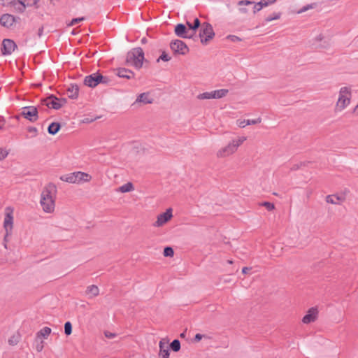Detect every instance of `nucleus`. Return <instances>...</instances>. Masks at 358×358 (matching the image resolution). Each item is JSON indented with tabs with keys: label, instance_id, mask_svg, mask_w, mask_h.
I'll return each mask as SVG.
<instances>
[{
	"label": "nucleus",
	"instance_id": "13",
	"mask_svg": "<svg viewBox=\"0 0 358 358\" xmlns=\"http://www.w3.org/2000/svg\"><path fill=\"white\" fill-rule=\"evenodd\" d=\"M57 193V187L53 183L47 185L42 191L41 198L45 197V199H54Z\"/></svg>",
	"mask_w": 358,
	"mask_h": 358
},
{
	"label": "nucleus",
	"instance_id": "57",
	"mask_svg": "<svg viewBox=\"0 0 358 358\" xmlns=\"http://www.w3.org/2000/svg\"><path fill=\"white\" fill-rule=\"evenodd\" d=\"M59 101L62 103V106L66 104V102H67V99L66 98H61V99H59Z\"/></svg>",
	"mask_w": 358,
	"mask_h": 358
},
{
	"label": "nucleus",
	"instance_id": "22",
	"mask_svg": "<svg viewBox=\"0 0 358 358\" xmlns=\"http://www.w3.org/2000/svg\"><path fill=\"white\" fill-rule=\"evenodd\" d=\"M136 101L143 103H151L152 99L150 98L148 93H142L137 97Z\"/></svg>",
	"mask_w": 358,
	"mask_h": 358
},
{
	"label": "nucleus",
	"instance_id": "42",
	"mask_svg": "<svg viewBox=\"0 0 358 358\" xmlns=\"http://www.w3.org/2000/svg\"><path fill=\"white\" fill-rule=\"evenodd\" d=\"M3 6H13L17 5L16 0H1Z\"/></svg>",
	"mask_w": 358,
	"mask_h": 358
},
{
	"label": "nucleus",
	"instance_id": "47",
	"mask_svg": "<svg viewBox=\"0 0 358 358\" xmlns=\"http://www.w3.org/2000/svg\"><path fill=\"white\" fill-rule=\"evenodd\" d=\"M313 6L312 4H308V5H306L305 6H303L299 11V13H303L308 10H309L310 8H313Z\"/></svg>",
	"mask_w": 358,
	"mask_h": 358
},
{
	"label": "nucleus",
	"instance_id": "54",
	"mask_svg": "<svg viewBox=\"0 0 358 358\" xmlns=\"http://www.w3.org/2000/svg\"><path fill=\"white\" fill-rule=\"evenodd\" d=\"M36 348L38 352L42 351L43 348V342L41 341L40 344H37Z\"/></svg>",
	"mask_w": 358,
	"mask_h": 358
},
{
	"label": "nucleus",
	"instance_id": "49",
	"mask_svg": "<svg viewBox=\"0 0 358 358\" xmlns=\"http://www.w3.org/2000/svg\"><path fill=\"white\" fill-rule=\"evenodd\" d=\"M203 337H204V335H202L201 334H196L194 336V340L195 342H199L202 339Z\"/></svg>",
	"mask_w": 358,
	"mask_h": 358
},
{
	"label": "nucleus",
	"instance_id": "63",
	"mask_svg": "<svg viewBox=\"0 0 358 358\" xmlns=\"http://www.w3.org/2000/svg\"><path fill=\"white\" fill-rule=\"evenodd\" d=\"M358 112V104L355 106V109H354V112Z\"/></svg>",
	"mask_w": 358,
	"mask_h": 358
},
{
	"label": "nucleus",
	"instance_id": "12",
	"mask_svg": "<svg viewBox=\"0 0 358 358\" xmlns=\"http://www.w3.org/2000/svg\"><path fill=\"white\" fill-rule=\"evenodd\" d=\"M19 17H15L13 15L6 13L0 17V24L6 28H10L17 21Z\"/></svg>",
	"mask_w": 358,
	"mask_h": 358
},
{
	"label": "nucleus",
	"instance_id": "15",
	"mask_svg": "<svg viewBox=\"0 0 358 358\" xmlns=\"http://www.w3.org/2000/svg\"><path fill=\"white\" fill-rule=\"evenodd\" d=\"M318 311L317 308L313 307L310 308L307 313L303 316L302 319V322L304 324H310L313 322L317 319Z\"/></svg>",
	"mask_w": 358,
	"mask_h": 358
},
{
	"label": "nucleus",
	"instance_id": "27",
	"mask_svg": "<svg viewBox=\"0 0 358 358\" xmlns=\"http://www.w3.org/2000/svg\"><path fill=\"white\" fill-rule=\"evenodd\" d=\"M17 5L14 6L15 9L18 13H24L26 9V7L27 6V3L24 1H23L22 0H17Z\"/></svg>",
	"mask_w": 358,
	"mask_h": 358
},
{
	"label": "nucleus",
	"instance_id": "53",
	"mask_svg": "<svg viewBox=\"0 0 358 358\" xmlns=\"http://www.w3.org/2000/svg\"><path fill=\"white\" fill-rule=\"evenodd\" d=\"M43 27L41 26L38 29V31H37V35L40 38L43 36Z\"/></svg>",
	"mask_w": 358,
	"mask_h": 358
},
{
	"label": "nucleus",
	"instance_id": "26",
	"mask_svg": "<svg viewBox=\"0 0 358 358\" xmlns=\"http://www.w3.org/2000/svg\"><path fill=\"white\" fill-rule=\"evenodd\" d=\"M229 92V90L227 89H220L214 90V97L215 99H221L222 97H224Z\"/></svg>",
	"mask_w": 358,
	"mask_h": 358
},
{
	"label": "nucleus",
	"instance_id": "3",
	"mask_svg": "<svg viewBox=\"0 0 358 358\" xmlns=\"http://www.w3.org/2000/svg\"><path fill=\"white\" fill-rule=\"evenodd\" d=\"M110 79L108 76H103L99 72L93 73L85 77L83 83L85 85L94 88L99 84L108 85Z\"/></svg>",
	"mask_w": 358,
	"mask_h": 358
},
{
	"label": "nucleus",
	"instance_id": "43",
	"mask_svg": "<svg viewBox=\"0 0 358 358\" xmlns=\"http://www.w3.org/2000/svg\"><path fill=\"white\" fill-rule=\"evenodd\" d=\"M261 121H262V119L260 117H258L257 119H253V120H247L246 124L247 125L256 124L260 123Z\"/></svg>",
	"mask_w": 358,
	"mask_h": 358
},
{
	"label": "nucleus",
	"instance_id": "50",
	"mask_svg": "<svg viewBox=\"0 0 358 358\" xmlns=\"http://www.w3.org/2000/svg\"><path fill=\"white\" fill-rule=\"evenodd\" d=\"M165 346L166 343H164V340H161L159 343V350H166V348H164Z\"/></svg>",
	"mask_w": 358,
	"mask_h": 358
},
{
	"label": "nucleus",
	"instance_id": "23",
	"mask_svg": "<svg viewBox=\"0 0 358 358\" xmlns=\"http://www.w3.org/2000/svg\"><path fill=\"white\" fill-rule=\"evenodd\" d=\"M50 333H51V329L48 327H45L37 333L36 337L37 338L42 337L43 338H47V337L50 334Z\"/></svg>",
	"mask_w": 358,
	"mask_h": 358
},
{
	"label": "nucleus",
	"instance_id": "16",
	"mask_svg": "<svg viewBox=\"0 0 358 358\" xmlns=\"http://www.w3.org/2000/svg\"><path fill=\"white\" fill-rule=\"evenodd\" d=\"M41 205L43 210L45 213H51L55 209V199H45V197L41 198Z\"/></svg>",
	"mask_w": 358,
	"mask_h": 358
},
{
	"label": "nucleus",
	"instance_id": "28",
	"mask_svg": "<svg viewBox=\"0 0 358 358\" xmlns=\"http://www.w3.org/2000/svg\"><path fill=\"white\" fill-rule=\"evenodd\" d=\"M119 189L122 193L129 192L134 189V185L131 182H128L120 187Z\"/></svg>",
	"mask_w": 358,
	"mask_h": 358
},
{
	"label": "nucleus",
	"instance_id": "29",
	"mask_svg": "<svg viewBox=\"0 0 358 358\" xmlns=\"http://www.w3.org/2000/svg\"><path fill=\"white\" fill-rule=\"evenodd\" d=\"M281 15L282 13L280 12H278V13H272L271 15L267 16L265 20H264V22L266 23H268V22H270L273 20H278L281 17Z\"/></svg>",
	"mask_w": 358,
	"mask_h": 358
},
{
	"label": "nucleus",
	"instance_id": "51",
	"mask_svg": "<svg viewBox=\"0 0 358 358\" xmlns=\"http://www.w3.org/2000/svg\"><path fill=\"white\" fill-rule=\"evenodd\" d=\"M302 165H304V163H300V164H294L291 168V170H292V171L298 170Z\"/></svg>",
	"mask_w": 358,
	"mask_h": 358
},
{
	"label": "nucleus",
	"instance_id": "6",
	"mask_svg": "<svg viewBox=\"0 0 358 358\" xmlns=\"http://www.w3.org/2000/svg\"><path fill=\"white\" fill-rule=\"evenodd\" d=\"M20 116L28 120L31 122H36L38 119V112L36 106H30L22 108V112L20 115L16 116L17 119L20 118Z\"/></svg>",
	"mask_w": 358,
	"mask_h": 358
},
{
	"label": "nucleus",
	"instance_id": "1",
	"mask_svg": "<svg viewBox=\"0 0 358 358\" xmlns=\"http://www.w3.org/2000/svg\"><path fill=\"white\" fill-rule=\"evenodd\" d=\"M144 61V51L141 48L138 47L127 52L125 63L134 66L136 69H140L142 68ZM145 62L147 61L145 60Z\"/></svg>",
	"mask_w": 358,
	"mask_h": 358
},
{
	"label": "nucleus",
	"instance_id": "18",
	"mask_svg": "<svg viewBox=\"0 0 358 358\" xmlns=\"http://www.w3.org/2000/svg\"><path fill=\"white\" fill-rule=\"evenodd\" d=\"M68 97L71 99H76L79 94V87L77 84H71L67 88Z\"/></svg>",
	"mask_w": 358,
	"mask_h": 358
},
{
	"label": "nucleus",
	"instance_id": "9",
	"mask_svg": "<svg viewBox=\"0 0 358 358\" xmlns=\"http://www.w3.org/2000/svg\"><path fill=\"white\" fill-rule=\"evenodd\" d=\"M17 48V46L13 40L5 38L2 41L1 52L3 56L10 55Z\"/></svg>",
	"mask_w": 358,
	"mask_h": 358
},
{
	"label": "nucleus",
	"instance_id": "37",
	"mask_svg": "<svg viewBox=\"0 0 358 358\" xmlns=\"http://www.w3.org/2000/svg\"><path fill=\"white\" fill-rule=\"evenodd\" d=\"M9 152L6 148H0V161L3 160L8 155Z\"/></svg>",
	"mask_w": 358,
	"mask_h": 358
},
{
	"label": "nucleus",
	"instance_id": "44",
	"mask_svg": "<svg viewBox=\"0 0 358 358\" xmlns=\"http://www.w3.org/2000/svg\"><path fill=\"white\" fill-rule=\"evenodd\" d=\"M27 131L29 132V133H31L33 134V135L31 136V137H35L36 136L37 134H38V129L36 127H27Z\"/></svg>",
	"mask_w": 358,
	"mask_h": 358
},
{
	"label": "nucleus",
	"instance_id": "60",
	"mask_svg": "<svg viewBox=\"0 0 358 358\" xmlns=\"http://www.w3.org/2000/svg\"><path fill=\"white\" fill-rule=\"evenodd\" d=\"M245 125H247V124H246V121H245V120H244V121L241 122L239 124V127H245Z\"/></svg>",
	"mask_w": 358,
	"mask_h": 358
},
{
	"label": "nucleus",
	"instance_id": "31",
	"mask_svg": "<svg viewBox=\"0 0 358 358\" xmlns=\"http://www.w3.org/2000/svg\"><path fill=\"white\" fill-rule=\"evenodd\" d=\"M170 348L173 352H178L180 350V342L178 339H174L170 344Z\"/></svg>",
	"mask_w": 358,
	"mask_h": 358
},
{
	"label": "nucleus",
	"instance_id": "64",
	"mask_svg": "<svg viewBox=\"0 0 358 358\" xmlns=\"http://www.w3.org/2000/svg\"><path fill=\"white\" fill-rule=\"evenodd\" d=\"M228 263H229V264H232V263H233V262H232L231 260H228Z\"/></svg>",
	"mask_w": 358,
	"mask_h": 358
},
{
	"label": "nucleus",
	"instance_id": "21",
	"mask_svg": "<svg viewBox=\"0 0 358 358\" xmlns=\"http://www.w3.org/2000/svg\"><path fill=\"white\" fill-rule=\"evenodd\" d=\"M13 215L11 213H7L6 214L5 218H4V222L3 225L6 231H8V227L10 229H12V224H13Z\"/></svg>",
	"mask_w": 358,
	"mask_h": 358
},
{
	"label": "nucleus",
	"instance_id": "11",
	"mask_svg": "<svg viewBox=\"0 0 358 358\" xmlns=\"http://www.w3.org/2000/svg\"><path fill=\"white\" fill-rule=\"evenodd\" d=\"M172 217V209L168 208L164 213L157 216V221L153 225L157 227H161L169 221Z\"/></svg>",
	"mask_w": 358,
	"mask_h": 358
},
{
	"label": "nucleus",
	"instance_id": "19",
	"mask_svg": "<svg viewBox=\"0 0 358 358\" xmlns=\"http://www.w3.org/2000/svg\"><path fill=\"white\" fill-rule=\"evenodd\" d=\"M174 32L177 36L184 38L187 33V29L185 24L179 23L175 26Z\"/></svg>",
	"mask_w": 358,
	"mask_h": 358
},
{
	"label": "nucleus",
	"instance_id": "17",
	"mask_svg": "<svg viewBox=\"0 0 358 358\" xmlns=\"http://www.w3.org/2000/svg\"><path fill=\"white\" fill-rule=\"evenodd\" d=\"M275 1L276 0H261L257 3H255L253 6V13L255 14L258 13L263 8L273 4Z\"/></svg>",
	"mask_w": 358,
	"mask_h": 358
},
{
	"label": "nucleus",
	"instance_id": "25",
	"mask_svg": "<svg viewBox=\"0 0 358 358\" xmlns=\"http://www.w3.org/2000/svg\"><path fill=\"white\" fill-rule=\"evenodd\" d=\"M187 25L188 26L189 29H192L193 31H196L201 26V22L199 20V18L196 17L194 20L193 24L187 21Z\"/></svg>",
	"mask_w": 358,
	"mask_h": 358
},
{
	"label": "nucleus",
	"instance_id": "4",
	"mask_svg": "<svg viewBox=\"0 0 358 358\" xmlns=\"http://www.w3.org/2000/svg\"><path fill=\"white\" fill-rule=\"evenodd\" d=\"M351 99V89L348 87H343L339 91V98L337 101V108L340 110H343L349 105Z\"/></svg>",
	"mask_w": 358,
	"mask_h": 358
},
{
	"label": "nucleus",
	"instance_id": "59",
	"mask_svg": "<svg viewBox=\"0 0 358 358\" xmlns=\"http://www.w3.org/2000/svg\"><path fill=\"white\" fill-rule=\"evenodd\" d=\"M148 42V39L145 37H143L141 40V43L142 44H145Z\"/></svg>",
	"mask_w": 358,
	"mask_h": 358
},
{
	"label": "nucleus",
	"instance_id": "58",
	"mask_svg": "<svg viewBox=\"0 0 358 358\" xmlns=\"http://www.w3.org/2000/svg\"><path fill=\"white\" fill-rule=\"evenodd\" d=\"M5 124V120L3 119H0V129L3 128Z\"/></svg>",
	"mask_w": 358,
	"mask_h": 358
},
{
	"label": "nucleus",
	"instance_id": "14",
	"mask_svg": "<svg viewBox=\"0 0 358 358\" xmlns=\"http://www.w3.org/2000/svg\"><path fill=\"white\" fill-rule=\"evenodd\" d=\"M114 71H115V74L121 78L131 80L135 77L134 72L126 68H117Z\"/></svg>",
	"mask_w": 358,
	"mask_h": 358
},
{
	"label": "nucleus",
	"instance_id": "38",
	"mask_svg": "<svg viewBox=\"0 0 358 358\" xmlns=\"http://www.w3.org/2000/svg\"><path fill=\"white\" fill-rule=\"evenodd\" d=\"M170 355L169 350L166 347V350H159V356L162 358H169Z\"/></svg>",
	"mask_w": 358,
	"mask_h": 358
},
{
	"label": "nucleus",
	"instance_id": "33",
	"mask_svg": "<svg viewBox=\"0 0 358 358\" xmlns=\"http://www.w3.org/2000/svg\"><path fill=\"white\" fill-rule=\"evenodd\" d=\"M64 333L66 336H69L72 333V324L69 321L66 322L64 324Z\"/></svg>",
	"mask_w": 358,
	"mask_h": 358
},
{
	"label": "nucleus",
	"instance_id": "24",
	"mask_svg": "<svg viewBox=\"0 0 358 358\" xmlns=\"http://www.w3.org/2000/svg\"><path fill=\"white\" fill-rule=\"evenodd\" d=\"M86 293L87 294H91L92 296H96L99 294V289L97 286L96 285H90L87 287Z\"/></svg>",
	"mask_w": 358,
	"mask_h": 358
},
{
	"label": "nucleus",
	"instance_id": "62",
	"mask_svg": "<svg viewBox=\"0 0 358 358\" xmlns=\"http://www.w3.org/2000/svg\"><path fill=\"white\" fill-rule=\"evenodd\" d=\"M180 336V338H185V336H186V331H185L182 333H181Z\"/></svg>",
	"mask_w": 358,
	"mask_h": 358
},
{
	"label": "nucleus",
	"instance_id": "30",
	"mask_svg": "<svg viewBox=\"0 0 358 358\" xmlns=\"http://www.w3.org/2000/svg\"><path fill=\"white\" fill-rule=\"evenodd\" d=\"M197 99H215L214 97V93L213 91L211 92H206L201 94H199L197 96Z\"/></svg>",
	"mask_w": 358,
	"mask_h": 358
},
{
	"label": "nucleus",
	"instance_id": "40",
	"mask_svg": "<svg viewBox=\"0 0 358 358\" xmlns=\"http://www.w3.org/2000/svg\"><path fill=\"white\" fill-rule=\"evenodd\" d=\"M22 1L27 3V6L28 7H29V6H35L36 8L38 7L37 6V3L39 1V0H22Z\"/></svg>",
	"mask_w": 358,
	"mask_h": 358
},
{
	"label": "nucleus",
	"instance_id": "34",
	"mask_svg": "<svg viewBox=\"0 0 358 358\" xmlns=\"http://www.w3.org/2000/svg\"><path fill=\"white\" fill-rule=\"evenodd\" d=\"M171 57H169L165 51H163L159 57L157 59V62H159L160 60L164 62H169L171 60Z\"/></svg>",
	"mask_w": 358,
	"mask_h": 358
},
{
	"label": "nucleus",
	"instance_id": "10",
	"mask_svg": "<svg viewBox=\"0 0 358 358\" xmlns=\"http://www.w3.org/2000/svg\"><path fill=\"white\" fill-rule=\"evenodd\" d=\"M41 101L43 105L55 110H59L62 107V103L59 101V98L54 94H50L46 98L42 99Z\"/></svg>",
	"mask_w": 358,
	"mask_h": 358
},
{
	"label": "nucleus",
	"instance_id": "52",
	"mask_svg": "<svg viewBox=\"0 0 358 358\" xmlns=\"http://www.w3.org/2000/svg\"><path fill=\"white\" fill-rule=\"evenodd\" d=\"M238 10L241 13H243V14H247L248 13V8H246L245 7H243V6H240V8H238Z\"/></svg>",
	"mask_w": 358,
	"mask_h": 358
},
{
	"label": "nucleus",
	"instance_id": "56",
	"mask_svg": "<svg viewBox=\"0 0 358 358\" xmlns=\"http://www.w3.org/2000/svg\"><path fill=\"white\" fill-rule=\"evenodd\" d=\"M252 269L251 267H243V269H242V273L243 274H246L248 273L249 271H250Z\"/></svg>",
	"mask_w": 358,
	"mask_h": 358
},
{
	"label": "nucleus",
	"instance_id": "2",
	"mask_svg": "<svg viewBox=\"0 0 358 358\" xmlns=\"http://www.w3.org/2000/svg\"><path fill=\"white\" fill-rule=\"evenodd\" d=\"M59 179L69 183H81L90 181L92 176L87 173L76 171L69 174L62 175L60 176Z\"/></svg>",
	"mask_w": 358,
	"mask_h": 358
},
{
	"label": "nucleus",
	"instance_id": "8",
	"mask_svg": "<svg viewBox=\"0 0 358 358\" xmlns=\"http://www.w3.org/2000/svg\"><path fill=\"white\" fill-rule=\"evenodd\" d=\"M170 48L174 55H185L189 50L185 43L179 39L173 40L170 43Z\"/></svg>",
	"mask_w": 358,
	"mask_h": 358
},
{
	"label": "nucleus",
	"instance_id": "61",
	"mask_svg": "<svg viewBox=\"0 0 358 358\" xmlns=\"http://www.w3.org/2000/svg\"><path fill=\"white\" fill-rule=\"evenodd\" d=\"M323 39V37L320 34L319 36H317L316 38H315V40L317 41H321Z\"/></svg>",
	"mask_w": 358,
	"mask_h": 358
},
{
	"label": "nucleus",
	"instance_id": "46",
	"mask_svg": "<svg viewBox=\"0 0 358 358\" xmlns=\"http://www.w3.org/2000/svg\"><path fill=\"white\" fill-rule=\"evenodd\" d=\"M104 335L108 338H113L116 336V334L108 331H104Z\"/></svg>",
	"mask_w": 358,
	"mask_h": 358
},
{
	"label": "nucleus",
	"instance_id": "41",
	"mask_svg": "<svg viewBox=\"0 0 358 358\" xmlns=\"http://www.w3.org/2000/svg\"><path fill=\"white\" fill-rule=\"evenodd\" d=\"M255 2L250 0H241L239 1L237 4L238 6H248V5H252Z\"/></svg>",
	"mask_w": 358,
	"mask_h": 358
},
{
	"label": "nucleus",
	"instance_id": "32",
	"mask_svg": "<svg viewBox=\"0 0 358 358\" xmlns=\"http://www.w3.org/2000/svg\"><path fill=\"white\" fill-rule=\"evenodd\" d=\"M163 255L166 257H172L174 255L173 249L170 246H166L164 248Z\"/></svg>",
	"mask_w": 358,
	"mask_h": 358
},
{
	"label": "nucleus",
	"instance_id": "39",
	"mask_svg": "<svg viewBox=\"0 0 358 358\" xmlns=\"http://www.w3.org/2000/svg\"><path fill=\"white\" fill-rule=\"evenodd\" d=\"M227 39H228L230 41L234 42V43L242 41V39L240 37L235 36V35H228L227 36Z\"/></svg>",
	"mask_w": 358,
	"mask_h": 358
},
{
	"label": "nucleus",
	"instance_id": "20",
	"mask_svg": "<svg viewBox=\"0 0 358 358\" xmlns=\"http://www.w3.org/2000/svg\"><path fill=\"white\" fill-rule=\"evenodd\" d=\"M61 129V124L59 122H52L48 127V132L51 135H55Z\"/></svg>",
	"mask_w": 358,
	"mask_h": 358
},
{
	"label": "nucleus",
	"instance_id": "45",
	"mask_svg": "<svg viewBox=\"0 0 358 358\" xmlns=\"http://www.w3.org/2000/svg\"><path fill=\"white\" fill-rule=\"evenodd\" d=\"M338 200H341V198L339 196H336V200L333 199L332 196H331V195H328L326 199L327 202L331 203L333 204L338 203L337 201H338Z\"/></svg>",
	"mask_w": 358,
	"mask_h": 358
},
{
	"label": "nucleus",
	"instance_id": "5",
	"mask_svg": "<svg viewBox=\"0 0 358 358\" xmlns=\"http://www.w3.org/2000/svg\"><path fill=\"white\" fill-rule=\"evenodd\" d=\"M245 137H241L237 140H234L231 143H229L227 146L217 152V157H224L234 153L238 147L245 141Z\"/></svg>",
	"mask_w": 358,
	"mask_h": 358
},
{
	"label": "nucleus",
	"instance_id": "35",
	"mask_svg": "<svg viewBox=\"0 0 358 358\" xmlns=\"http://www.w3.org/2000/svg\"><path fill=\"white\" fill-rule=\"evenodd\" d=\"M260 206H264L268 211H271L275 208L274 204L268 201H264L260 203Z\"/></svg>",
	"mask_w": 358,
	"mask_h": 358
},
{
	"label": "nucleus",
	"instance_id": "48",
	"mask_svg": "<svg viewBox=\"0 0 358 358\" xmlns=\"http://www.w3.org/2000/svg\"><path fill=\"white\" fill-rule=\"evenodd\" d=\"M8 343L10 345H16L18 343V340L15 336H13L8 340Z\"/></svg>",
	"mask_w": 358,
	"mask_h": 358
},
{
	"label": "nucleus",
	"instance_id": "55",
	"mask_svg": "<svg viewBox=\"0 0 358 358\" xmlns=\"http://www.w3.org/2000/svg\"><path fill=\"white\" fill-rule=\"evenodd\" d=\"M195 31H193L192 34H188L187 33L185 35V37L184 38H194V37L195 36Z\"/></svg>",
	"mask_w": 358,
	"mask_h": 358
},
{
	"label": "nucleus",
	"instance_id": "36",
	"mask_svg": "<svg viewBox=\"0 0 358 358\" xmlns=\"http://www.w3.org/2000/svg\"><path fill=\"white\" fill-rule=\"evenodd\" d=\"M85 20V17L73 18L71 20V21L68 24V26H73L77 23L84 21Z\"/></svg>",
	"mask_w": 358,
	"mask_h": 358
},
{
	"label": "nucleus",
	"instance_id": "7",
	"mask_svg": "<svg viewBox=\"0 0 358 358\" xmlns=\"http://www.w3.org/2000/svg\"><path fill=\"white\" fill-rule=\"evenodd\" d=\"M215 36V32L213 26L206 22L203 24L202 28L199 31V37L201 42L203 44H207Z\"/></svg>",
	"mask_w": 358,
	"mask_h": 358
}]
</instances>
